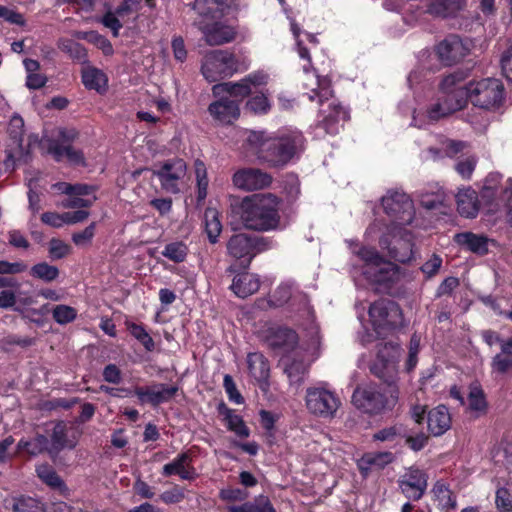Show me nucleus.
<instances>
[{
  "label": "nucleus",
  "instance_id": "nucleus-27",
  "mask_svg": "<svg viewBox=\"0 0 512 512\" xmlns=\"http://www.w3.org/2000/svg\"><path fill=\"white\" fill-rule=\"evenodd\" d=\"M260 287L259 278L249 272H242L232 280L230 289L240 298H246L258 291Z\"/></svg>",
  "mask_w": 512,
  "mask_h": 512
},
{
  "label": "nucleus",
  "instance_id": "nucleus-54",
  "mask_svg": "<svg viewBox=\"0 0 512 512\" xmlns=\"http://www.w3.org/2000/svg\"><path fill=\"white\" fill-rule=\"evenodd\" d=\"M70 246L60 239L52 238L49 242V257L51 260L65 258L70 253Z\"/></svg>",
  "mask_w": 512,
  "mask_h": 512
},
{
  "label": "nucleus",
  "instance_id": "nucleus-35",
  "mask_svg": "<svg viewBox=\"0 0 512 512\" xmlns=\"http://www.w3.org/2000/svg\"><path fill=\"white\" fill-rule=\"evenodd\" d=\"M81 79L83 85L87 89L95 90L97 92L105 90L108 82L106 74L96 67H87L83 69Z\"/></svg>",
  "mask_w": 512,
  "mask_h": 512
},
{
  "label": "nucleus",
  "instance_id": "nucleus-3",
  "mask_svg": "<svg viewBox=\"0 0 512 512\" xmlns=\"http://www.w3.org/2000/svg\"><path fill=\"white\" fill-rule=\"evenodd\" d=\"M246 134V153L272 168L287 165L303 143L302 134L296 130L279 131L275 134L259 130L248 131Z\"/></svg>",
  "mask_w": 512,
  "mask_h": 512
},
{
  "label": "nucleus",
  "instance_id": "nucleus-1",
  "mask_svg": "<svg viewBox=\"0 0 512 512\" xmlns=\"http://www.w3.org/2000/svg\"><path fill=\"white\" fill-rule=\"evenodd\" d=\"M401 349L391 343H380L371 371L379 378L388 382L384 387L373 383L358 386L352 395L353 404L369 414H378L392 410L399 400V389L394 383L397 374Z\"/></svg>",
  "mask_w": 512,
  "mask_h": 512
},
{
  "label": "nucleus",
  "instance_id": "nucleus-11",
  "mask_svg": "<svg viewBox=\"0 0 512 512\" xmlns=\"http://www.w3.org/2000/svg\"><path fill=\"white\" fill-rule=\"evenodd\" d=\"M402 319L398 305L391 301H377L369 308V322L375 337L387 335Z\"/></svg>",
  "mask_w": 512,
  "mask_h": 512
},
{
  "label": "nucleus",
  "instance_id": "nucleus-44",
  "mask_svg": "<svg viewBox=\"0 0 512 512\" xmlns=\"http://www.w3.org/2000/svg\"><path fill=\"white\" fill-rule=\"evenodd\" d=\"M37 476L51 488H61L64 486L63 480L49 464H41L36 467Z\"/></svg>",
  "mask_w": 512,
  "mask_h": 512
},
{
  "label": "nucleus",
  "instance_id": "nucleus-53",
  "mask_svg": "<svg viewBox=\"0 0 512 512\" xmlns=\"http://www.w3.org/2000/svg\"><path fill=\"white\" fill-rule=\"evenodd\" d=\"M65 186L63 193L69 195V196H88L91 194H94L98 187L94 185L84 184V183H77V184H69L64 183Z\"/></svg>",
  "mask_w": 512,
  "mask_h": 512
},
{
  "label": "nucleus",
  "instance_id": "nucleus-56",
  "mask_svg": "<svg viewBox=\"0 0 512 512\" xmlns=\"http://www.w3.org/2000/svg\"><path fill=\"white\" fill-rule=\"evenodd\" d=\"M403 427L401 425H394L391 427L384 428L373 435L375 441L380 442H392L398 436L402 437Z\"/></svg>",
  "mask_w": 512,
  "mask_h": 512
},
{
  "label": "nucleus",
  "instance_id": "nucleus-12",
  "mask_svg": "<svg viewBox=\"0 0 512 512\" xmlns=\"http://www.w3.org/2000/svg\"><path fill=\"white\" fill-rule=\"evenodd\" d=\"M379 243L383 250H388L391 258L399 262L405 263L412 259V236L404 227L381 233Z\"/></svg>",
  "mask_w": 512,
  "mask_h": 512
},
{
  "label": "nucleus",
  "instance_id": "nucleus-4",
  "mask_svg": "<svg viewBox=\"0 0 512 512\" xmlns=\"http://www.w3.org/2000/svg\"><path fill=\"white\" fill-rule=\"evenodd\" d=\"M267 340L272 347L293 352V359L286 363L285 371L291 384H300L309 365L318 356L319 339L314 338L307 349L295 347L298 341L296 333L291 329L278 327L271 330Z\"/></svg>",
  "mask_w": 512,
  "mask_h": 512
},
{
  "label": "nucleus",
  "instance_id": "nucleus-7",
  "mask_svg": "<svg viewBox=\"0 0 512 512\" xmlns=\"http://www.w3.org/2000/svg\"><path fill=\"white\" fill-rule=\"evenodd\" d=\"M204 78L210 82H217L212 87V94L217 98L208 107L209 114L214 120L222 123L224 121V51L212 50L204 56L201 66Z\"/></svg>",
  "mask_w": 512,
  "mask_h": 512
},
{
  "label": "nucleus",
  "instance_id": "nucleus-50",
  "mask_svg": "<svg viewBox=\"0 0 512 512\" xmlns=\"http://www.w3.org/2000/svg\"><path fill=\"white\" fill-rule=\"evenodd\" d=\"M159 499L166 505L178 504L185 499V488L174 484L172 488L162 492Z\"/></svg>",
  "mask_w": 512,
  "mask_h": 512
},
{
  "label": "nucleus",
  "instance_id": "nucleus-31",
  "mask_svg": "<svg viewBox=\"0 0 512 512\" xmlns=\"http://www.w3.org/2000/svg\"><path fill=\"white\" fill-rule=\"evenodd\" d=\"M75 443L68 440V429L64 421L55 423L51 434L50 455L57 454L65 448L73 449Z\"/></svg>",
  "mask_w": 512,
  "mask_h": 512
},
{
  "label": "nucleus",
  "instance_id": "nucleus-38",
  "mask_svg": "<svg viewBox=\"0 0 512 512\" xmlns=\"http://www.w3.org/2000/svg\"><path fill=\"white\" fill-rule=\"evenodd\" d=\"M464 6L465 0H433L428 11L436 16L447 17L460 11Z\"/></svg>",
  "mask_w": 512,
  "mask_h": 512
},
{
  "label": "nucleus",
  "instance_id": "nucleus-19",
  "mask_svg": "<svg viewBox=\"0 0 512 512\" xmlns=\"http://www.w3.org/2000/svg\"><path fill=\"white\" fill-rule=\"evenodd\" d=\"M190 452L179 453L171 462L162 467L161 475L164 477L179 476L182 480H194L198 474L193 466Z\"/></svg>",
  "mask_w": 512,
  "mask_h": 512
},
{
  "label": "nucleus",
  "instance_id": "nucleus-36",
  "mask_svg": "<svg viewBox=\"0 0 512 512\" xmlns=\"http://www.w3.org/2000/svg\"><path fill=\"white\" fill-rule=\"evenodd\" d=\"M57 47L72 60L79 63H86L88 61V53L86 48L79 42L69 38H59Z\"/></svg>",
  "mask_w": 512,
  "mask_h": 512
},
{
  "label": "nucleus",
  "instance_id": "nucleus-23",
  "mask_svg": "<svg viewBox=\"0 0 512 512\" xmlns=\"http://www.w3.org/2000/svg\"><path fill=\"white\" fill-rule=\"evenodd\" d=\"M303 69L307 76V81L304 83V86L311 90L309 99L314 101L315 98H318L320 105H323L325 101H329L332 98L330 82L326 78L320 79L318 75L310 73L307 66H304Z\"/></svg>",
  "mask_w": 512,
  "mask_h": 512
},
{
  "label": "nucleus",
  "instance_id": "nucleus-5",
  "mask_svg": "<svg viewBox=\"0 0 512 512\" xmlns=\"http://www.w3.org/2000/svg\"><path fill=\"white\" fill-rule=\"evenodd\" d=\"M456 100L448 105L441 114H451L462 109L469 99L474 106L491 108L498 105L503 98V86L497 79H484L457 87L454 91Z\"/></svg>",
  "mask_w": 512,
  "mask_h": 512
},
{
  "label": "nucleus",
  "instance_id": "nucleus-42",
  "mask_svg": "<svg viewBox=\"0 0 512 512\" xmlns=\"http://www.w3.org/2000/svg\"><path fill=\"white\" fill-rule=\"evenodd\" d=\"M189 248L183 241H174L165 245L161 254L174 263H182L186 260Z\"/></svg>",
  "mask_w": 512,
  "mask_h": 512
},
{
  "label": "nucleus",
  "instance_id": "nucleus-29",
  "mask_svg": "<svg viewBox=\"0 0 512 512\" xmlns=\"http://www.w3.org/2000/svg\"><path fill=\"white\" fill-rule=\"evenodd\" d=\"M466 409L474 418H479L487 413L488 403L484 391L477 383H472L469 386Z\"/></svg>",
  "mask_w": 512,
  "mask_h": 512
},
{
  "label": "nucleus",
  "instance_id": "nucleus-55",
  "mask_svg": "<svg viewBox=\"0 0 512 512\" xmlns=\"http://www.w3.org/2000/svg\"><path fill=\"white\" fill-rule=\"evenodd\" d=\"M433 493L442 505L450 508L456 507V501L444 483H436L433 487Z\"/></svg>",
  "mask_w": 512,
  "mask_h": 512
},
{
  "label": "nucleus",
  "instance_id": "nucleus-49",
  "mask_svg": "<svg viewBox=\"0 0 512 512\" xmlns=\"http://www.w3.org/2000/svg\"><path fill=\"white\" fill-rule=\"evenodd\" d=\"M402 437L406 439L407 445L413 451L422 450L428 441V436L424 432H415L413 430L406 431L404 428Z\"/></svg>",
  "mask_w": 512,
  "mask_h": 512
},
{
  "label": "nucleus",
  "instance_id": "nucleus-59",
  "mask_svg": "<svg viewBox=\"0 0 512 512\" xmlns=\"http://www.w3.org/2000/svg\"><path fill=\"white\" fill-rule=\"evenodd\" d=\"M95 228L96 223L92 222L84 230L74 233L72 235V241L77 246L90 243L95 235Z\"/></svg>",
  "mask_w": 512,
  "mask_h": 512
},
{
  "label": "nucleus",
  "instance_id": "nucleus-60",
  "mask_svg": "<svg viewBox=\"0 0 512 512\" xmlns=\"http://www.w3.org/2000/svg\"><path fill=\"white\" fill-rule=\"evenodd\" d=\"M496 506L502 512L512 511V496L505 488H499L496 492Z\"/></svg>",
  "mask_w": 512,
  "mask_h": 512
},
{
  "label": "nucleus",
  "instance_id": "nucleus-34",
  "mask_svg": "<svg viewBox=\"0 0 512 512\" xmlns=\"http://www.w3.org/2000/svg\"><path fill=\"white\" fill-rule=\"evenodd\" d=\"M220 216V212L215 208L208 207L204 212V231L209 242L212 244L218 241V237L223 229Z\"/></svg>",
  "mask_w": 512,
  "mask_h": 512
},
{
  "label": "nucleus",
  "instance_id": "nucleus-14",
  "mask_svg": "<svg viewBox=\"0 0 512 512\" xmlns=\"http://www.w3.org/2000/svg\"><path fill=\"white\" fill-rule=\"evenodd\" d=\"M305 406L316 416L331 417L340 406L335 394L323 387H310L306 390Z\"/></svg>",
  "mask_w": 512,
  "mask_h": 512
},
{
  "label": "nucleus",
  "instance_id": "nucleus-37",
  "mask_svg": "<svg viewBox=\"0 0 512 512\" xmlns=\"http://www.w3.org/2000/svg\"><path fill=\"white\" fill-rule=\"evenodd\" d=\"M192 8L200 16L214 20L223 13L224 0H195Z\"/></svg>",
  "mask_w": 512,
  "mask_h": 512
},
{
  "label": "nucleus",
  "instance_id": "nucleus-61",
  "mask_svg": "<svg viewBox=\"0 0 512 512\" xmlns=\"http://www.w3.org/2000/svg\"><path fill=\"white\" fill-rule=\"evenodd\" d=\"M171 48L175 60L183 63L187 58V50L182 36H174L171 41Z\"/></svg>",
  "mask_w": 512,
  "mask_h": 512
},
{
  "label": "nucleus",
  "instance_id": "nucleus-48",
  "mask_svg": "<svg viewBox=\"0 0 512 512\" xmlns=\"http://www.w3.org/2000/svg\"><path fill=\"white\" fill-rule=\"evenodd\" d=\"M250 61L243 55H230L226 57V76L246 71Z\"/></svg>",
  "mask_w": 512,
  "mask_h": 512
},
{
  "label": "nucleus",
  "instance_id": "nucleus-10",
  "mask_svg": "<svg viewBox=\"0 0 512 512\" xmlns=\"http://www.w3.org/2000/svg\"><path fill=\"white\" fill-rule=\"evenodd\" d=\"M353 252L363 261L362 273L370 282L385 283L398 277V267L384 260L374 249L363 247Z\"/></svg>",
  "mask_w": 512,
  "mask_h": 512
},
{
  "label": "nucleus",
  "instance_id": "nucleus-43",
  "mask_svg": "<svg viewBox=\"0 0 512 512\" xmlns=\"http://www.w3.org/2000/svg\"><path fill=\"white\" fill-rule=\"evenodd\" d=\"M58 267L50 265L47 262H40L33 265L30 269V275L33 278L40 279L46 283L53 282L59 277Z\"/></svg>",
  "mask_w": 512,
  "mask_h": 512
},
{
  "label": "nucleus",
  "instance_id": "nucleus-15",
  "mask_svg": "<svg viewBox=\"0 0 512 512\" xmlns=\"http://www.w3.org/2000/svg\"><path fill=\"white\" fill-rule=\"evenodd\" d=\"M187 166L183 159H170L165 161L159 169L154 171L161 188L170 194L181 192L183 178L186 175Z\"/></svg>",
  "mask_w": 512,
  "mask_h": 512
},
{
  "label": "nucleus",
  "instance_id": "nucleus-25",
  "mask_svg": "<svg viewBox=\"0 0 512 512\" xmlns=\"http://www.w3.org/2000/svg\"><path fill=\"white\" fill-rule=\"evenodd\" d=\"M428 429L434 436H441L451 427V416L444 405L430 410L427 417Z\"/></svg>",
  "mask_w": 512,
  "mask_h": 512
},
{
  "label": "nucleus",
  "instance_id": "nucleus-47",
  "mask_svg": "<svg viewBox=\"0 0 512 512\" xmlns=\"http://www.w3.org/2000/svg\"><path fill=\"white\" fill-rule=\"evenodd\" d=\"M53 319L61 325L73 322L77 317V310L68 305H57L52 311Z\"/></svg>",
  "mask_w": 512,
  "mask_h": 512
},
{
  "label": "nucleus",
  "instance_id": "nucleus-64",
  "mask_svg": "<svg viewBox=\"0 0 512 512\" xmlns=\"http://www.w3.org/2000/svg\"><path fill=\"white\" fill-rule=\"evenodd\" d=\"M492 368L499 373H505L512 368V359L501 351L493 358Z\"/></svg>",
  "mask_w": 512,
  "mask_h": 512
},
{
  "label": "nucleus",
  "instance_id": "nucleus-9",
  "mask_svg": "<svg viewBox=\"0 0 512 512\" xmlns=\"http://www.w3.org/2000/svg\"><path fill=\"white\" fill-rule=\"evenodd\" d=\"M268 75L256 71L237 82H226V122L235 120L240 115V104L252 92L253 88L268 83Z\"/></svg>",
  "mask_w": 512,
  "mask_h": 512
},
{
  "label": "nucleus",
  "instance_id": "nucleus-28",
  "mask_svg": "<svg viewBox=\"0 0 512 512\" xmlns=\"http://www.w3.org/2000/svg\"><path fill=\"white\" fill-rule=\"evenodd\" d=\"M17 451L31 457H36L43 453L50 454V440L46 435L37 432L31 439H20L17 443Z\"/></svg>",
  "mask_w": 512,
  "mask_h": 512
},
{
  "label": "nucleus",
  "instance_id": "nucleus-20",
  "mask_svg": "<svg viewBox=\"0 0 512 512\" xmlns=\"http://www.w3.org/2000/svg\"><path fill=\"white\" fill-rule=\"evenodd\" d=\"M457 87H465V85L457 82V77L455 75H449L442 81L443 95L439 99V102L434 104L428 110V118L430 120H438L448 115L441 113L443 112V109H445L448 105L455 102L456 97L454 96V91L457 89Z\"/></svg>",
  "mask_w": 512,
  "mask_h": 512
},
{
  "label": "nucleus",
  "instance_id": "nucleus-40",
  "mask_svg": "<svg viewBox=\"0 0 512 512\" xmlns=\"http://www.w3.org/2000/svg\"><path fill=\"white\" fill-rule=\"evenodd\" d=\"M125 326L131 336H133L145 348L147 352L154 351L155 342L143 324H138L127 320L125 322Z\"/></svg>",
  "mask_w": 512,
  "mask_h": 512
},
{
  "label": "nucleus",
  "instance_id": "nucleus-32",
  "mask_svg": "<svg viewBox=\"0 0 512 512\" xmlns=\"http://www.w3.org/2000/svg\"><path fill=\"white\" fill-rule=\"evenodd\" d=\"M455 241L473 253L483 255L488 251L489 239L483 235L471 232L459 233L455 235Z\"/></svg>",
  "mask_w": 512,
  "mask_h": 512
},
{
  "label": "nucleus",
  "instance_id": "nucleus-13",
  "mask_svg": "<svg viewBox=\"0 0 512 512\" xmlns=\"http://www.w3.org/2000/svg\"><path fill=\"white\" fill-rule=\"evenodd\" d=\"M226 427L232 433L229 437V447L238 449L250 456H255L259 452V445L255 441H248L251 430L246 425L243 418L226 408Z\"/></svg>",
  "mask_w": 512,
  "mask_h": 512
},
{
  "label": "nucleus",
  "instance_id": "nucleus-58",
  "mask_svg": "<svg viewBox=\"0 0 512 512\" xmlns=\"http://www.w3.org/2000/svg\"><path fill=\"white\" fill-rule=\"evenodd\" d=\"M102 377L105 382L118 385L122 381V371L116 364L110 363L104 367Z\"/></svg>",
  "mask_w": 512,
  "mask_h": 512
},
{
  "label": "nucleus",
  "instance_id": "nucleus-30",
  "mask_svg": "<svg viewBox=\"0 0 512 512\" xmlns=\"http://www.w3.org/2000/svg\"><path fill=\"white\" fill-rule=\"evenodd\" d=\"M458 212L466 218H474L479 210L478 197L471 188L460 189L456 195Z\"/></svg>",
  "mask_w": 512,
  "mask_h": 512
},
{
  "label": "nucleus",
  "instance_id": "nucleus-39",
  "mask_svg": "<svg viewBox=\"0 0 512 512\" xmlns=\"http://www.w3.org/2000/svg\"><path fill=\"white\" fill-rule=\"evenodd\" d=\"M194 166L196 175V202L197 206H201L207 197L209 181L204 162L196 160Z\"/></svg>",
  "mask_w": 512,
  "mask_h": 512
},
{
  "label": "nucleus",
  "instance_id": "nucleus-6",
  "mask_svg": "<svg viewBox=\"0 0 512 512\" xmlns=\"http://www.w3.org/2000/svg\"><path fill=\"white\" fill-rule=\"evenodd\" d=\"M382 205L386 214L390 217V225H382L374 222L366 230L367 240H374L379 234L387 231H395L399 227L409 225L414 218V206L409 196L403 192H390L382 198Z\"/></svg>",
  "mask_w": 512,
  "mask_h": 512
},
{
  "label": "nucleus",
  "instance_id": "nucleus-2",
  "mask_svg": "<svg viewBox=\"0 0 512 512\" xmlns=\"http://www.w3.org/2000/svg\"><path fill=\"white\" fill-rule=\"evenodd\" d=\"M281 200L272 193H259L230 202L228 224L233 230L269 231L280 226Z\"/></svg>",
  "mask_w": 512,
  "mask_h": 512
},
{
  "label": "nucleus",
  "instance_id": "nucleus-17",
  "mask_svg": "<svg viewBox=\"0 0 512 512\" xmlns=\"http://www.w3.org/2000/svg\"><path fill=\"white\" fill-rule=\"evenodd\" d=\"M232 180L237 188L247 191L264 189L272 183L271 175L255 168L237 171Z\"/></svg>",
  "mask_w": 512,
  "mask_h": 512
},
{
  "label": "nucleus",
  "instance_id": "nucleus-24",
  "mask_svg": "<svg viewBox=\"0 0 512 512\" xmlns=\"http://www.w3.org/2000/svg\"><path fill=\"white\" fill-rule=\"evenodd\" d=\"M391 452H371L364 454L358 461L357 466L363 476L386 467L393 461Z\"/></svg>",
  "mask_w": 512,
  "mask_h": 512
},
{
  "label": "nucleus",
  "instance_id": "nucleus-62",
  "mask_svg": "<svg viewBox=\"0 0 512 512\" xmlns=\"http://www.w3.org/2000/svg\"><path fill=\"white\" fill-rule=\"evenodd\" d=\"M133 490L142 499H153L155 496L154 488L140 478L134 482Z\"/></svg>",
  "mask_w": 512,
  "mask_h": 512
},
{
  "label": "nucleus",
  "instance_id": "nucleus-57",
  "mask_svg": "<svg viewBox=\"0 0 512 512\" xmlns=\"http://www.w3.org/2000/svg\"><path fill=\"white\" fill-rule=\"evenodd\" d=\"M14 512H45L42 503L33 498L20 499L14 504Z\"/></svg>",
  "mask_w": 512,
  "mask_h": 512
},
{
  "label": "nucleus",
  "instance_id": "nucleus-26",
  "mask_svg": "<svg viewBox=\"0 0 512 512\" xmlns=\"http://www.w3.org/2000/svg\"><path fill=\"white\" fill-rule=\"evenodd\" d=\"M330 111L322 110L324 115L323 127L329 134H337L340 127L349 118L348 112L341 106H339L335 100H332L328 104Z\"/></svg>",
  "mask_w": 512,
  "mask_h": 512
},
{
  "label": "nucleus",
  "instance_id": "nucleus-52",
  "mask_svg": "<svg viewBox=\"0 0 512 512\" xmlns=\"http://www.w3.org/2000/svg\"><path fill=\"white\" fill-rule=\"evenodd\" d=\"M120 17L115 13V11L108 10L106 11L99 22L106 28L110 29L113 37H118L120 34V30L123 27L122 22L120 21Z\"/></svg>",
  "mask_w": 512,
  "mask_h": 512
},
{
  "label": "nucleus",
  "instance_id": "nucleus-16",
  "mask_svg": "<svg viewBox=\"0 0 512 512\" xmlns=\"http://www.w3.org/2000/svg\"><path fill=\"white\" fill-rule=\"evenodd\" d=\"M470 49L469 41H464L458 36H450L439 43L436 52L443 64L452 65L464 59Z\"/></svg>",
  "mask_w": 512,
  "mask_h": 512
},
{
  "label": "nucleus",
  "instance_id": "nucleus-18",
  "mask_svg": "<svg viewBox=\"0 0 512 512\" xmlns=\"http://www.w3.org/2000/svg\"><path fill=\"white\" fill-rule=\"evenodd\" d=\"M402 493L412 500H419L427 488V475L418 468H409L399 480Z\"/></svg>",
  "mask_w": 512,
  "mask_h": 512
},
{
  "label": "nucleus",
  "instance_id": "nucleus-33",
  "mask_svg": "<svg viewBox=\"0 0 512 512\" xmlns=\"http://www.w3.org/2000/svg\"><path fill=\"white\" fill-rule=\"evenodd\" d=\"M248 369L251 376L263 387L269 376V365L265 357L260 353H250L247 357Z\"/></svg>",
  "mask_w": 512,
  "mask_h": 512
},
{
  "label": "nucleus",
  "instance_id": "nucleus-46",
  "mask_svg": "<svg viewBox=\"0 0 512 512\" xmlns=\"http://www.w3.org/2000/svg\"><path fill=\"white\" fill-rule=\"evenodd\" d=\"M246 108L254 114L262 115L270 111L271 102L266 94L261 93L251 97L246 102Z\"/></svg>",
  "mask_w": 512,
  "mask_h": 512
},
{
  "label": "nucleus",
  "instance_id": "nucleus-41",
  "mask_svg": "<svg viewBox=\"0 0 512 512\" xmlns=\"http://www.w3.org/2000/svg\"><path fill=\"white\" fill-rule=\"evenodd\" d=\"M200 30H202L206 42L211 45H221L224 43V24L219 22L207 23H196Z\"/></svg>",
  "mask_w": 512,
  "mask_h": 512
},
{
  "label": "nucleus",
  "instance_id": "nucleus-8",
  "mask_svg": "<svg viewBox=\"0 0 512 512\" xmlns=\"http://www.w3.org/2000/svg\"><path fill=\"white\" fill-rule=\"evenodd\" d=\"M100 391L112 397L136 396L140 405L149 404L152 407H158L173 399L178 391V387L164 383H153L149 386L136 385L133 388H116L101 385Z\"/></svg>",
  "mask_w": 512,
  "mask_h": 512
},
{
  "label": "nucleus",
  "instance_id": "nucleus-21",
  "mask_svg": "<svg viewBox=\"0 0 512 512\" xmlns=\"http://www.w3.org/2000/svg\"><path fill=\"white\" fill-rule=\"evenodd\" d=\"M48 153L53 156L56 162H61L64 158L74 166H86L84 153L80 149H75L71 144L64 145L58 140L50 141Z\"/></svg>",
  "mask_w": 512,
  "mask_h": 512
},
{
  "label": "nucleus",
  "instance_id": "nucleus-51",
  "mask_svg": "<svg viewBox=\"0 0 512 512\" xmlns=\"http://www.w3.org/2000/svg\"><path fill=\"white\" fill-rule=\"evenodd\" d=\"M36 339L29 336H19L16 334H9L1 339V344L4 349L11 346H19L21 348H28L35 345Z\"/></svg>",
  "mask_w": 512,
  "mask_h": 512
},
{
  "label": "nucleus",
  "instance_id": "nucleus-45",
  "mask_svg": "<svg viewBox=\"0 0 512 512\" xmlns=\"http://www.w3.org/2000/svg\"><path fill=\"white\" fill-rule=\"evenodd\" d=\"M465 147V143L460 141H454V140H444L441 143V148L439 149H429V153H431V157L433 159L442 157V156H448L453 157L457 153L461 152Z\"/></svg>",
  "mask_w": 512,
  "mask_h": 512
},
{
  "label": "nucleus",
  "instance_id": "nucleus-63",
  "mask_svg": "<svg viewBox=\"0 0 512 512\" xmlns=\"http://www.w3.org/2000/svg\"><path fill=\"white\" fill-rule=\"evenodd\" d=\"M475 166L476 159L474 157H468L462 161H459L456 164L455 169L462 178L469 179L475 169Z\"/></svg>",
  "mask_w": 512,
  "mask_h": 512
},
{
  "label": "nucleus",
  "instance_id": "nucleus-22",
  "mask_svg": "<svg viewBox=\"0 0 512 512\" xmlns=\"http://www.w3.org/2000/svg\"><path fill=\"white\" fill-rule=\"evenodd\" d=\"M254 244L246 234H237L229 241L230 254L239 260V266L247 267L253 257Z\"/></svg>",
  "mask_w": 512,
  "mask_h": 512
}]
</instances>
